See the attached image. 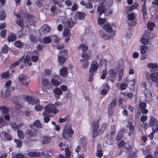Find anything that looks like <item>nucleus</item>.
Wrapping results in <instances>:
<instances>
[{
  "mask_svg": "<svg viewBox=\"0 0 158 158\" xmlns=\"http://www.w3.org/2000/svg\"><path fill=\"white\" fill-rule=\"evenodd\" d=\"M99 126V122L98 121H95L93 124V136L96 137L99 134H102L106 129V124L105 123H103L101 125L100 129L98 131V128Z\"/></svg>",
  "mask_w": 158,
  "mask_h": 158,
  "instance_id": "obj_1",
  "label": "nucleus"
},
{
  "mask_svg": "<svg viewBox=\"0 0 158 158\" xmlns=\"http://www.w3.org/2000/svg\"><path fill=\"white\" fill-rule=\"evenodd\" d=\"M73 133L74 131L72 129L71 126L69 125H67L64 127L62 136L65 139L67 140L72 137Z\"/></svg>",
  "mask_w": 158,
  "mask_h": 158,
  "instance_id": "obj_2",
  "label": "nucleus"
},
{
  "mask_svg": "<svg viewBox=\"0 0 158 158\" xmlns=\"http://www.w3.org/2000/svg\"><path fill=\"white\" fill-rule=\"evenodd\" d=\"M44 111L42 114L43 116L48 115L51 112L56 113L58 112V109L55 108V106L51 103L48 104L44 107Z\"/></svg>",
  "mask_w": 158,
  "mask_h": 158,
  "instance_id": "obj_3",
  "label": "nucleus"
},
{
  "mask_svg": "<svg viewBox=\"0 0 158 158\" xmlns=\"http://www.w3.org/2000/svg\"><path fill=\"white\" fill-rule=\"evenodd\" d=\"M127 22L131 26H134L135 25L136 21L135 13L131 12L128 15Z\"/></svg>",
  "mask_w": 158,
  "mask_h": 158,
  "instance_id": "obj_4",
  "label": "nucleus"
},
{
  "mask_svg": "<svg viewBox=\"0 0 158 158\" xmlns=\"http://www.w3.org/2000/svg\"><path fill=\"white\" fill-rule=\"evenodd\" d=\"M149 123L150 126L152 127V130L154 132L158 131V121L157 119L152 117L150 119Z\"/></svg>",
  "mask_w": 158,
  "mask_h": 158,
  "instance_id": "obj_5",
  "label": "nucleus"
},
{
  "mask_svg": "<svg viewBox=\"0 0 158 158\" xmlns=\"http://www.w3.org/2000/svg\"><path fill=\"white\" fill-rule=\"evenodd\" d=\"M82 57L85 60L82 59L80 60V61L81 64V66L84 69H86L88 68L89 64V62L87 60L88 59L89 56L85 53H84L82 54Z\"/></svg>",
  "mask_w": 158,
  "mask_h": 158,
  "instance_id": "obj_6",
  "label": "nucleus"
},
{
  "mask_svg": "<svg viewBox=\"0 0 158 158\" xmlns=\"http://www.w3.org/2000/svg\"><path fill=\"white\" fill-rule=\"evenodd\" d=\"M19 80L22 82V83L24 85L28 86V84L30 82L29 77L23 74H20L19 77Z\"/></svg>",
  "mask_w": 158,
  "mask_h": 158,
  "instance_id": "obj_7",
  "label": "nucleus"
},
{
  "mask_svg": "<svg viewBox=\"0 0 158 158\" xmlns=\"http://www.w3.org/2000/svg\"><path fill=\"white\" fill-rule=\"evenodd\" d=\"M145 99L147 102H150L152 100V95L151 92L149 89H146L144 92Z\"/></svg>",
  "mask_w": 158,
  "mask_h": 158,
  "instance_id": "obj_8",
  "label": "nucleus"
},
{
  "mask_svg": "<svg viewBox=\"0 0 158 158\" xmlns=\"http://www.w3.org/2000/svg\"><path fill=\"white\" fill-rule=\"evenodd\" d=\"M51 30L50 26L46 24H44L40 29L41 34L45 35L49 32Z\"/></svg>",
  "mask_w": 158,
  "mask_h": 158,
  "instance_id": "obj_9",
  "label": "nucleus"
},
{
  "mask_svg": "<svg viewBox=\"0 0 158 158\" xmlns=\"http://www.w3.org/2000/svg\"><path fill=\"white\" fill-rule=\"evenodd\" d=\"M25 100L29 103L32 104L39 103V100L35 98L32 96H27L24 98Z\"/></svg>",
  "mask_w": 158,
  "mask_h": 158,
  "instance_id": "obj_10",
  "label": "nucleus"
},
{
  "mask_svg": "<svg viewBox=\"0 0 158 158\" xmlns=\"http://www.w3.org/2000/svg\"><path fill=\"white\" fill-rule=\"evenodd\" d=\"M151 79L155 83H158V72H155L150 74Z\"/></svg>",
  "mask_w": 158,
  "mask_h": 158,
  "instance_id": "obj_11",
  "label": "nucleus"
},
{
  "mask_svg": "<svg viewBox=\"0 0 158 158\" xmlns=\"http://www.w3.org/2000/svg\"><path fill=\"white\" fill-rule=\"evenodd\" d=\"M85 16L86 14L85 13L78 11L76 13L75 18V19H82L85 18Z\"/></svg>",
  "mask_w": 158,
  "mask_h": 158,
  "instance_id": "obj_12",
  "label": "nucleus"
},
{
  "mask_svg": "<svg viewBox=\"0 0 158 158\" xmlns=\"http://www.w3.org/2000/svg\"><path fill=\"white\" fill-rule=\"evenodd\" d=\"M115 35V31H112V33H111L110 35L104 33L102 35V37L105 40H107L111 39Z\"/></svg>",
  "mask_w": 158,
  "mask_h": 158,
  "instance_id": "obj_13",
  "label": "nucleus"
},
{
  "mask_svg": "<svg viewBox=\"0 0 158 158\" xmlns=\"http://www.w3.org/2000/svg\"><path fill=\"white\" fill-rule=\"evenodd\" d=\"M147 67L148 68L156 70H158V65L156 63H150L147 64Z\"/></svg>",
  "mask_w": 158,
  "mask_h": 158,
  "instance_id": "obj_14",
  "label": "nucleus"
},
{
  "mask_svg": "<svg viewBox=\"0 0 158 158\" xmlns=\"http://www.w3.org/2000/svg\"><path fill=\"white\" fill-rule=\"evenodd\" d=\"M68 73L67 68L65 67L62 68L60 70V74L63 77L66 76Z\"/></svg>",
  "mask_w": 158,
  "mask_h": 158,
  "instance_id": "obj_15",
  "label": "nucleus"
},
{
  "mask_svg": "<svg viewBox=\"0 0 158 158\" xmlns=\"http://www.w3.org/2000/svg\"><path fill=\"white\" fill-rule=\"evenodd\" d=\"M63 35L64 37H67L65 40L68 41L70 39V33L69 30L68 29H65L64 31Z\"/></svg>",
  "mask_w": 158,
  "mask_h": 158,
  "instance_id": "obj_16",
  "label": "nucleus"
},
{
  "mask_svg": "<svg viewBox=\"0 0 158 158\" xmlns=\"http://www.w3.org/2000/svg\"><path fill=\"white\" fill-rule=\"evenodd\" d=\"M16 15L17 17V20L16 21V23L20 27H23L24 26V24L20 16L18 14H16Z\"/></svg>",
  "mask_w": 158,
  "mask_h": 158,
  "instance_id": "obj_17",
  "label": "nucleus"
},
{
  "mask_svg": "<svg viewBox=\"0 0 158 158\" xmlns=\"http://www.w3.org/2000/svg\"><path fill=\"white\" fill-rule=\"evenodd\" d=\"M103 28L108 32H111V33H112L113 31H115V30H112V29L111 26L109 24H105Z\"/></svg>",
  "mask_w": 158,
  "mask_h": 158,
  "instance_id": "obj_18",
  "label": "nucleus"
},
{
  "mask_svg": "<svg viewBox=\"0 0 158 158\" xmlns=\"http://www.w3.org/2000/svg\"><path fill=\"white\" fill-rule=\"evenodd\" d=\"M118 146L120 148H123L124 147L127 150H128L130 147L129 145L127 143H125L123 141H121L119 142L118 143Z\"/></svg>",
  "mask_w": 158,
  "mask_h": 158,
  "instance_id": "obj_19",
  "label": "nucleus"
},
{
  "mask_svg": "<svg viewBox=\"0 0 158 158\" xmlns=\"http://www.w3.org/2000/svg\"><path fill=\"white\" fill-rule=\"evenodd\" d=\"M98 69V64H92L91 65L90 68L89 69V72L94 73Z\"/></svg>",
  "mask_w": 158,
  "mask_h": 158,
  "instance_id": "obj_20",
  "label": "nucleus"
},
{
  "mask_svg": "<svg viewBox=\"0 0 158 158\" xmlns=\"http://www.w3.org/2000/svg\"><path fill=\"white\" fill-rule=\"evenodd\" d=\"M51 138L50 137L44 136L42 141V143L43 144H48L50 142Z\"/></svg>",
  "mask_w": 158,
  "mask_h": 158,
  "instance_id": "obj_21",
  "label": "nucleus"
},
{
  "mask_svg": "<svg viewBox=\"0 0 158 158\" xmlns=\"http://www.w3.org/2000/svg\"><path fill=\"white\" fill-rule=\"evenodd\" d=\"M14 89L15 87H10V88L7 89L5 90V97H7L9 96L11 92L14 91Z\"/></svg>",
  "mask_w": 158,
  "mask_h": 158,
  "instance_id": "obj_22",
  "label": "nucleus"
},
{
  "mask_svg": "<svg viewBox=\"0 0 158 158\" xmlns=\"http://www.w3.org/2000/svg\"><path fill=\"white\" fill-rule=\"evenodd\" d=\"M127 127L128 128V129L127 130L128 131V135L130 136L131 135L133 134L134 130V127L133 125H130L127 126Z\"/></svg>",
  "mask_w": 158,
  "mask_h": 158,
  "instance_id": "obj_23",
  "label": "nucleus"
},
{
  "mask_svg": "<svg viewBox=\"0 0 158 158\" xmlns=\"http://www.w3.org/2000/svg\"><path fill=\"white\" fill-rule=\"evenodd\" d=\"M97 11L98 13V14L99 16L105 12V9L104 7L103 6H100L98 7L97 9Z\"/></svg>",
  "mask_w": 158,
  "mask_h": 158,
  "instance_id": "obj_24",
  "label": "nucleus"
},
{
  "mask_svg": "<svg viewBox=\"0 0 158 158\" xmlns=\"http://www.w3.org/2000/svg\"><path fill=\"white\" fill-rule=\"evenodd\" d=\"M61 52H60L58 54L59 56L58 57V60L59 63L61 64L64 63L65 61V58L63 56H60V53Z\"/></svg>",
  "mask_w": 158,
  "mask_h": 158,
  "instance_id": "obj_25",
  "label": "nucleus"
},
{
  "mask_svg": "<svg viewBox=\"0 0 158 158\" xmlns=\"http://www.w3.org/2000/svg\"><path fill=\"white\" fill-rule=\"evenodd\" d=\"M76 23L75 19L70 18L68 22V25L70 28H72L74 24Z\"/></svg>",
  "mask_w": 158,
  "mask_h": 158,
  "instance_id": "obj_26",
  "label": "nucleus"
},
{
  "mask_svg": "<svg viewBox=\"0 0 158 158\" xmlns=\"http://www.w3.org/2000/svg\"><path fill=\"white\" fill-rule=\"evenodd\" d=\"M16 39V36L14 35L10 34L8 35V41L9 42H12L14 41Z\"/></svg>",
  "mask_w": 158,
  "mask_h": 158,
  "instance_id": "obj_27",
  "label": "nucleus"
},
{
  "mask_svg": "<svg viewBox=\"0 0 158 158\" xmlns=\"http://www.w3.org/2000/svg\"><path fill=\"white\" fill-rule=\"evenodd\" d=\"M110 134L111 136H114L115 135V125H111V126L110 129Z\"/></svg>",
  "mask_w": 158,
  "mask_h": 158,
  "instance_id": "obj_28",
  "label": "nucleus"
},
{
  "mask_svg": "<svg viewBox=\"0 0 158 158\" xmlns=\"http://www.w3.org/2000/svg\"><path fill=\"white\" fill-rule=\"evenodd\" d=\"M124 132V131L122 129L120 130L118 132L117 135V140H120L122 138Z\"/></svg>",
  "mask_w": 158,
  "mask_h": 158,
  "instance_id": "obj_29",
  "label": "nucleus"
},
{
  "mask_svg": "<svg viewBox=\"0 0 158 158\" xmlns=\"http://www.w3.org/2000/svg\"><path fill=\"white\" fill-rule=\"evenodd\" d=\"M23 58V56L17 61L11 64L10 66V67L11 68H13V67H15L21 63L22 62Z\"/></svg>",
  "mask_w": 158,
  "mask_h": 158,
  "instance_id": "obj_30",
  "label": "nucleus"
},
{
  "mask_svg": "<svg viewBox=\"0 0 158 158\" xmlns=\"http://www.w3.org/2000/svg\"><path fill=\"white\" fill-rule=\"evenodd\" d=\"M42 84L44 86H47L50 84V81L47 78H44L42 81Z\"/></svg>",
  "mask_w": 158,
  "mask_h": 158,
  "instance_id": "obj_31",
  "label": "nucleus"
},
{
  "mask_svg": "<svg viewBox=\"0 0 158 158\" xmlns=\"http://www.w3.org/2000/svg\"><path fill=\"white\" fill-rule=\"evenodd\" d=\"M117 100V98H114L112 101L110 103L108 106V107L110 108H112L116 105V101Z\"/></svg>",
  "mask_w": 158,
  "mask_h": 158,
  "instance_id": "obj_32",
  "label": "nucleus"
},
{
  "mask_svg": "<svg viewBox=\"0 0 158 158\" xmlns=\"http://www.w3.org/2000/svg\"><path fill=\"white\" fill-rule=\"evenodd\" d=\"M147 50V47L145 45H141L140 48V52L141 54L145 53Z\"/></svg>",
  "mask_w": 158,
  "mask_h": 158,
  "instance_id": "obj_33",
  "label": "nucleus"
},
{
  "mask_svg": "<svg viewBox=\"0 0 158 158\" xmlns=\"http://www.w3.org/2000/svg\"><path fill=\"white\" fill-rule=\"evenodd\" d=\"M145 2H144V3L142 6V11L143 13V17H144L145 15H146L147 14V10H146V6L145 5Z\"/></svg>",
  "mask_w": 158,
  "mask_h": 158,
  "instance_id": "obj_34",
  "label": "nucleus"
},
{
  "mask_svg": "<svg viewBox=\"0 0 158 158\" xmlns=\"http://www.w3.org/2000/svg\"><path fill=\"white\" fill-rule=\"evenodd\" d=\"M14 45L15 47L18 48H21L23 46V44L19 41H16Z\"/></svg>",
  "mask_w": 158,
  "mask_h": 158,
  "instance_id": "obj_35",
  "label": "nucleus"
},
{
  "mask_svg": "<svg viewBox=\"0 0 158 158\" xmlns=\"http://www.w3.org/2000/svg\"><path fill=\"white\" fill-rule=\"evenodd\" d=\"M109 75L113 77H116V73L114 69H110L108 71Z\"/></svg>",
  "mask_w": 158,
  "mask_h": 158,
  "instance_id": "obj_36",
  "label": "nucleus"
},
{
  "mask_svg": "<svg viewBox=\"0 0 158 158\" xmlns=\"http://www.w3.org/2000/svg\"><path fill=\"white\" fill-rule=\"evenodd\" d=\"M34 125L35 126L38 128H41L42 127V126L40 121L39 120H37L35 121L34 123Z\"/></svg>",
  "mask_w": 158,
  "mask_h": 158,
  "instance_id": "obj_37",
  "label": "nucleus"
},
{
  "mask_svg": "<svg viewBox=\"0 0 158 158\" xmlns=\"http://www.w3.org/2000/svg\"><path fill=\"white\" fill-rule=\"evenodd\" d=\"M55 94L57 95H60L62 94L61 89L58 87H56L54 90Z\"/></svg>",
  "mask_w": 158,
  "mask_h": 158,
  "instance_id": "obj_38",
  "label": "nucleus"
},
{
  "mask_svg": "<svg viewBox=\"0 0 158 158\" xmlns=\"http://www.w3.org/2000/svg\"><path fill=\"white\" fill-rule=\"evenodd\" d=\"M70 120L69 117L67 116L64 118H60L59 120V122L60 123H63L65 122H68Z\"/></svg>",
  "mask_w": 158,
  "mask_h": 158,
  "instance_id": "obj_39",
  "label": "nucleus"
},
{
  "mask_svg": "<svg viewBox=\"0 0 158 158\" xmlns=\"http://www.w3.org/2000/svg\"><path fill=\"white\" fill-rule=\"evenodd\" d=\"M139 4L136 3H134L133 5L130 6L128 8V10L131 11L135 9L136 7L138 6Z\"/></svg>",
  "mask_w": 158,
  "mask_h": 158,
  "instance_id": "obj_40",
  "label": "nucleus"
},
{
  "mask_svg": "<svg viewBox=\"0 0 158 158\" xmlns=\"http://www.w3.org/2000/svg\"><path fill=\"white\" fill-rule=\"evenodd\" d=\"M51 82L52 85L55 86H58L59 85V81L54 79H52L51 81Z\"/></svg>",
  "mask_w": 158,
  "mask_h": 158,
  "instance_id": "obj_41",
  "label": "nucleus"
},
{
  "mask_svg": "<svg viewBox=\"0 0 158 158\" xmlns=\"http://www.w3.org/2000/svg\"><path fill=\"white\" fill-rule=\"evenodd\" d=\"M40 155V153L34 152H31L28 153V155L31 157L38 156H39Z\"/></svg>",
  "mask_w": 158,
  "mask_h": 158,
  "instance_id": "obj_42",
  "label": "nucleus"
},
{
  "mask_svg": "<svg viewBox=\"0 0 158 158\" xmlns=\"http://www.w3.org/2000/svg\"><path fill=\"white\" fill-rule=\"evenodd\" d=\"M52 40L49 37H46L43 39V42L44 43L48 44L51 43Z\"/></svg>",
  "mask_w": 158,
  "mask_h": 158,
  "instance_id": "obj_43",
  "label": "nucleus"
},
{
  "mask_svg": "<svg viewBox=\"0 0 158 158\" xmlns=\"http://www.w3.org/2000/svg\"><path fill=\"white\" fill-rule=\"evenodd\" d=\"M82 48V50L83 51L85 52L88 49V47L85 45L83 44H81L79 47H78V49H80Z\"/></svg>",
  "mask_w": 158,
  "mask_h": 158,
  "instance_id": "obj_44",
  "label": "nucleus"
},
{
  "mask_svg": "<svg viewBox=\"0 0 158 158\" xmlns=\"http://www.w3.org/2000/svg\"><path fill=\"white\" fill-rule=\"evenodd\" d=\"M14 141L17 144L18 148H19L21 147L22 144V143L21 140L15 139H14Z\"/></svg>",
  "mask_w": 158,
  "mask_h": 158,
  "instance_id": "obj_45",
  "label": "nucleus"
},
{
  "mask_svg": "<svg viewBox=\"0 0 158 158\" xmlns=\"http://www.w3.org/2000/svg\"><path fill=\"white\" fill-rule=\"evenodd\" d=\"M6 14L4 11H2L0 13V19L1 20H4L6 18Z\"/></svg>",
  "mask_w": 158,
  "mask_h": 158,
  "instance_id": "obj_46",
  "label": "nucleus"
},
{
  "mask_svg": "<svg viewBox=\"0 0 158 158\" xmlns=\"http://www.w3.org/2000/svg\"><path fill=\"white\" fill-rule=\"evenodd\" d=\"M140 41L142 44L146 45L148 44L149 41L147 39L142 37Z\"/></svg>",
  "mask_w": 158,
  "mask_h": 158,
  "instance_id": "obj_47",
  "label": "nucleus"
},
{
  "mask_svg": "<svg viewBox=\"0 0 158 158\" xmlns=\"http://www.w3.org/2000/svg\"><path fill=\"white\" fill-rule=\"evenodd\" d=\"M0 109L1 111L4 113H6L8 112V109L5 106H2L0 107Z\"/></svg>",
  "mask_w": 158,
  "mask_h": 158,
  "instance_id": "obj_48",
  "label": "nucleus"
},
{
  "mask_svg": "<svg viewBox=\"0 0 158 158\" xmlns=\"http://www.w3.org/2000/svg\"><path fill=\"white\" fill-rule=\"evenodd\" d=\"M8 47L6 44L2 48V51L3 53L6 54L7 52Z\"/></svg>",
  "mask_w": 158,
  "mask_h": 158,
  "instance_id": "obj_49",
  "label": "nucleus"
},
{
  "mask_svg": "<svg viewBox=\"0 0 158 158\" xmlns=\"http://www.w3.org/2000/svg\"><path fill=\"white\" fill-rule=\"evenodd\" d=\"M19 138L20 139H23L24 137V134L23 132L20 130H19L17 132Z\"/></svg>",
  "mask_w": 158,
  "mask_h": 158,
  "instance_id": "obj_50",
  "label": "nucleus"
},
{
  "mask_svg": "<svg viewBox=\"0 0 158 158\" xmlns=\"http://www.w3.org/2000/svg\"><path fill=\"white\" fill-rule=\"evenodd\" d=\"M10 125L12 127V129L14 130H16L18 129V125L14 122H11L10 123Z\"/></svg>",
  "mask_w": 158,
  "mask_h": 158,
  "instance_id": "obj_51",
  "label": "nucleus"
},
{
  "mask_svg": "<svg viewBox=\"0 0 158 158\" xmlns=\"http://www.w3.org/2000/svg\"><path fill=\"white\" fill-rule=\"evenodd\" d=\"M148 27L150 30L153 29V27L155 26V24L153 23L150 22L148 23Z\"/></svg>",
  "mask_w": 158,
  "mask_h": 158,
  "instance_id": "obj_52",
  "label": "nucleus"
},
{
  "mask_svg": "<svg viewBox=\"0 0 158 158\" xmlns=\"http://www.w3.org/2000/svg\"><path fill=\"white\" fill-rule=\"evenodd\" d=\"M127 87V84L125 83L121 84L120 85V89L122 90L125 89Z\"/></svg>",
  "mask_w": 158,
  "mask_h": 158,
  "instance_id": "obj_53",
  "label": "nucleus"
},
{
  "mask_svg": "<svg viewBox=\"0 0 158 158\" xmlns=\"http://www.w3.org/2000/svg\"><path fill=\"white\" fill-rule=\"evenodd\" d=\"M78 7V5L77 3H75L73 5L71 10L73 11H75L77 10Z\"/></svg>",
  "mask_w": 158,
  "mask_h": 158,
  "instance_id": "obj_54",
  "label": "nucleus"
},
{
  "mask_svg": "<svg viewBox=\"0 0 158 158\" xmlns=\"http://www.w3.org/2000/svg\"><path fill=\"white\" fill-rule=\"evenodd\" d=\"M105 20L104 19H102L100 17L98 20V22L100 25L102 24L105 22Z\"/></svg>",
  "mask_w": 158,
  "mask_h": 158,
  "instance_id": "obj_55",
  "label": "nucleus"
},
{
  "mask_svg": "<svg viewBox=\"0 0 158 158\" xmlns=\"http://www.w3.org/2000/svg\"><path fill=\"white\" fill-rule=\"evenodd\" d=\"M24 155L20 153L16 154L15 156H13L12 158H24Z\"/></svg>",
  "mask_w": 158,
  "mask_h": 158,
  "instance_id": "obj_56",
  "label": "nucleus"
},
{
  "mask_svg": "<svg viewBox=\"0 0 158 158\" xmlns=\"http://www.w3.org/2000/svg\"><path fill=\"white\" fill-rule=\"evenodd\" d=\"M35 108L36 110L40 111L42 110L43 107L40 105H37L35 106Z\"/></svg>",
  "mask_w": 158,
  "mask_h": 158,
  "instance_id": "obj_57",
  "label": "nucleus"
},
{
  "mask_svg": "<svg viewBox=\"0 0 158 158\" xmlns=\"http://www.w3.org/2000/svg\"><path fill=\"white\" fill-rule=\"evenodd\" d=\"M102 152L101 150H97L96 155L98 157H100L102 156Z\"/></svg>",
  "mask_w": 158,
  "mask_h": 158,
  "instance_id": "obj_58",
  "label": "nucleus"
},
{
  "mask_svg": "<svg viewBox=\"0 0 158 158\" xmlns=\"http://www.w3.org/2000/svg\"><path fill=\"white\" fill-rule=\"evenodd\" d=\"M93 7V5L90 2H88L87 3H86L85 7L86 8L92 9Z\"/></svg>",
  "mask_w": 158,
  "mask_h": 158,
  "instance_id": "obj_59",
  "label": "nucleus"
},
{
  "mask_svg": "<svg viewBox=\"0 0 158 158\" xmlns=\"http://www.w3.org/2000/svg\"><path fill=\"white\" fill-rule=\"evenodd\" d=\"M31 60L32 62H36L38 60V57L37 56H33L31 57Z\"/></svg>",
  "mask_w": 158,
  "mask_h": 158,
  "instance_id": "obj_60",
  "label": "nucleus"
},
{
  "mask_svg": "<svg viewBox=\"0 0 158 158\" xmlns=\"http://www.w3.org/2000/svg\"><path fill=\"white\" fill-rule=\"evenodd\" d=\"M11 81L10 80H9L7 81L5 85L7 89H9V88H10V87H13L11 85H10L11 83Z\"/></svg>",
  "mask_w": 158,
  "mask_h": 158,
  "instance_id": "obj_61",
  "label": "nucleus"
},
{
  "mask_svg": "<svg viewBox=\"0 0 158 158\" xmlns=\"http://www.w3.org/2000/svg\"><path fill=\"white\" fill-rule=\"evenodd\" d=\"M9 76V73H8V72L7 71L6 72L4 73H3L2 76V78H5L8 77Z\"/></svg>",
  "mask_w": 158,
  "mask_h": 158,
  "instance_id": "obj_62",
  "label": "nucleus"
},
{
  "mask_svg": "<svg viewBox=\"0 0 158 158\" xmlns=\"http://www.w3.org/2000/svg\"><path fill=\"white\" fill-rule=\"evenodd\" d=\"M30 59V57L28 55H26L23 61L24 63H27L29 61Z\"/></svg>",
  "mask_w": 158,
  "mask_h": 158,
  "instance_id": "obj_63",
  "label": "nucleus"
},
{
  "mask_svg": "<svg viewBox=\"0 0 158 158\" xmlns=\"http://www.w3.org/2000/svg\"><path fill=\"white\" fill-rule=\"evenodd\" d=\"M52 38L53 39L55 43H58L59 41V39L57 36L55 35L52 36Z\"/></svg>",
  "mask_w": 158,
  "mask_h": 158,
  "instance_id": "obj_64",
  "label": "nucleus"
}]
</instances>
